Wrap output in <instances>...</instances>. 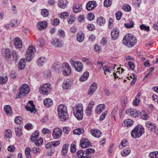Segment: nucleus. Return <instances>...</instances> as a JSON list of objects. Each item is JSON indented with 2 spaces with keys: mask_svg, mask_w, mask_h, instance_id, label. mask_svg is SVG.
I'll list each match as a JSON object with an SVG mask.
<instances>
[{
  "mask_svg": "<svg viewBox=\"0 0 158 158\" xmlns=\"http://www.w3.org/2000/svg\"><path fill=\"white\" fill-rule=\"evenodd\" d=\"M10 51L8 49H6L4 52V56L6 58H9L11 56Z\"/></svg>",
  "mask_w": 158,
  "mask_h": 158,
  "instance_id": "49530a36",
  "label": "nucleus"
},
{
  "mask_svg": "<svg viewBox=\"0 0 158 158\" xmlns=\"http://www.w3.org/2000/svg\"><path fill=\"white\" fill-rule=\"evenodd\" d=\"M35 52V47L33 45H31L28 47L26 54V58L27 61H31L34 56V54Z\"/></svg>",
  "mask_w": 158,
  "mask_h": 158,
  "instance_id": "423d86ee",
  "label": "nucleus"
},
{
  "mask_svg": "<svg viewBox=\"0 0 158 158\" xmlns=\"http://www.w3.org/2000/svg\"><path fill=\"white\" fill-rule=\"evenodd\" d=\"M19 92L16 95L17 98H20L28 93L30 91L29 85L26 84H23L19 88Z\"/></svg>",
  "mask_w": 158,
  "mask_h": 158,
  "instance_id": "20e7f679",
  "label": "nucleus"
},
{
  "mask_svg": "<svg viewBox=\"0 0 158 158\" xmlns=\"http://www.w3.org/2000/svg\"><path fill=\"white\" fill-rule=\"evenodd\" d=\"M52 43L53 45L56 47H61L64 45V44L62 41L59 38L56 39L52 41Z\"/></svg>",
  "mask_w": 158,
  "mask_h": 158,
  "instance_id": "a211bd4d",
  "label": "nucleus"
},
{
  "mask_svg": "<svg viewBox=\"0 0 158 158\" xmlns=\"http://www.w3.org/2000/svg\"><path fill=\"white\" fill-rule=\"evenodd\" d=\"M82 10V6L81 5L75 4L73 6V11L75 13H78Z\"/></svg>",
  "mask_w": 158,
  "mask_h": 158,
  "instance_id": "473e14b6",
  "label": "nucleus"
},
{
  "mask_svg": "<svg viewBox=\"0 0 158 158\" xmlns=\"http://www.w3.org/2000/svg\"><path fill=\"white\" fill-rule=\"evenodd\" d=\"M69 147V145L68 143H66L63 145L61 153V155L63 156H65L67 155Z\"/></svg>",
  "mask_w": 158,
  "mask_h": 158,
  "instance_id": "b1692460",
  "label": "nucleus"
},
{
  "mask_svg": "<svg viewBox=\"0 0 158 158\" xmlns=\"http://www.w3.org/2000/svg\"><path fill=\"white\" fill-rule=\"evenodd\" d=\"M82 61L83 62L85 63L86 64L88 65H92L93 63L92 61L89 59L88 58L84 57L81 59Z\"/></svg>",
  "mask_w": 158,
  "mask_h": 158,
  "instance_id": "4c0bfd02",
  "label": "nucleus"
},
{
  "mask_svg": "<svg viewBox=\"0 0 158 158\" xmlns=\"http://www.w3.org/2000/svg\"><path fill=\"white\" fill-rule=\"evenodd\" d=\"M119 31L118 29L115 28L114 29L111 33V38L112 40H116L119 35Z\"/></svg>",
  "mask_w": 158,
  "mask_h": 158,
  "instance_id": "412c9836",
  "label": "nucleus"
},
{
  "mask_svg": "<svg viewBox=\"0 0 158 158\" xmlns=\"http://www.w3.org/2000/svg\"><path fill=\"white\" fill-rule=\"evenodd\" d=\"M144 132L143 128L141 126H136L131 132L132 137L136 138L141 136Z\"/></svg>",
  "mask_w": 158,
  "mask_h": 158,
  "instance_id": "39448f33",
  "label": "nucleus"
},
{
  "mask_svg": "<svg viewBox=\"0 0 158 158\" xmlns=\"http://www.w3.org/2000/svg\"><path fill=\"white\" fill-rule=\"evenodd\" d=\"M4 110L6 114L8 115H10L12 114V109L10 105H6L4 106Z\"/></svg>",
  "mask_w": 158,
  "mask_h": 158,
  "instance_id": "7c9ffc66",
  "label": "nucleus"
},
{
  "mask_svg": "<svg viewBox=\"0 0 158 158\" xmlns=\"http://www.w3.org/2000/svg\"><path fill=\"white\" fill-rule=\"evenodd\" d=\"M14 44L16 48H21L22 46V40L19 37H16L14 39Z\"/></svg>",
  "mask_w": 158,
  "mask_h": 158,
  "instance_id": "2eb2a0df",
  "label": "nucleus"
},
{
  "mask_svg": "<svg viewBox=\"0 0 158 158\" xmlns=\"http://www.w3.org/2000/svg\"><path fill=\"white\" fill-rule=\"evenodd\" d=\"M90 132L93 136L97 138H99L102 135L101 132L97 129H92Z\"/></svg>",
  "mask_w": 158,
  "mask_h": 158,
  "instance_id": "aec40b11",
  "label": "nucleus"
},
{
  "mask_svg": "<svg viewBox=\"0 0 158 158\" xmlns=\"http://www.w3.org/2000/svg\"><path fill=\"white\" fill-rule=\"evenodd\" d=\"M126 114L130 116L132 118H135L138 116L139 112L136 110L131 108H129L126 111Z\"/></svg>",
  "mask_w": 158,
  "mask_h": 158,
  "instance_id": "f8f14e48",
  "label": "nucleus"
},
{
  "mask_svg": "<svg viewBox=\"0 0 158 158\" xmlns=\"http://www.w3.org/2000/svg\"><path fill=\"white\" fill-rule=\"evenodd\" d=\"M26 65L25 59L24 58L21 59L19 61L18 64V68L20 70L23 69Z\"/></svg>",
  "mask_w": 158,
  "mask_h": 158,
  "instance_id": "393cba45",
  "label": "nucleus"
},
{
  "mask_svg": "<svg viewBox=\"0 0 158 158\" xmlns=\"http://www.w3.org/2000/svg\"><path fill=\"white\" fill-rule=\"evenodd\" d=\"M17 23V20L13 19L10 21V24L11 25V26L12 27H16L18 25Z\"/></svg>",
  "mask_w": 158,
  "mask_h": 158,
  "instance_id": "5fc2aeb1",
  "label": "nucleus"
},
{
  "mask_svg": "<svg viewBox=\"0 0 158 158\" xmlns=\"http://www.w3.org/2000/svg\"><path fill=\"white\" fill-rule=\"evenodd\" d=\"M60 63L59 62H57L55 63L52 67V69L57 72H59V69L61 67Z\"/></svg>",
  "mask_w": 158,
  "mask_h": 158,
  "instance_id": "72a5a7b5",
  "label": "nucleus"
},
{
  "mask_svg": "<svg viewBox=\"0 0 158 158\" xmlns=\"http://www.w3.org/2000/svg\"><path fill=\"white\" fill-rule=\"evenodd\" d=\"M70 17L67 19V22L69 24H71L73 23L75 21V18L73 15H70Z\"/></svg>",
  "mask_w": 158,
  "mask_h": 158,
  "instance_id": "864d4df0",
  "label": "nucleus"
},
{
  "mask_svg": "<svg viewBox=\"0 0 158 158\" xmlns=\"http://www.w3.org/2000/svg\"><path fill=\"white\" fill-rule=\"evenodd\" d=\"M62 134V130L58 127L54 128L52 133V136L54 139H57L59 138Z\"/></svg>",
  "mask_w": 158,
  "mask_h": 158,
  "instance_id": "9d476101",
  "label": "nucleus"
},
{
  "mask_svg": "<svg viewBox=\"0 0 158 158\" xmlns=\"http://www.w3.org/2000/svg\"><path fill=\"white\" fill-rule=\"evenodd\" d=\"M140 94H138L136 96L135 100L133 101V103L134 105L138 106L140 102Z\"/></svg>",
  "mask_w": 158,
  "mask_h": 158,
  "instance_id": "79ce46f5",
  "label": "nucleus"
},
{
  "mask_svg": "<svg viewBox=\"0 0 158 158\" xmlns=\"http://www.w3.org/2000/svg\"><path fill=\"white\" fill-rule=\"evenodd\" d=\"M73 114L75 117L78 120H81L83 118V108L82 104H78L73 107Z\"/></svg>",
  "mask_w": 158,
  "mask_h": 158,
  "instance_id": "7ed1b4c3",
  "label": "nucleus"
},
{
  "mask_svg": "<svg viewBox=\"0 0 158 158\" xmlns=\"http://www.w3.org/2000/svg\"><path fill=\"white\" fill-rule=\"evenodd\" d=\"M44 103L46 107H48L52 105L53 101L51 99L47 98L44 100Z\"/></svg>",
  "mask_w": 158,
  "mask_h": 158,
  "instance_id": "bb28decb",
  "label": "nucleus"
},
{
  "mask_svg": "<svg viewBox=\"0 0 158 158\" xmlns=\"http://www.w3.org/2000/svg\"><path fill=\"white\" fill-rule=\"evenodd\" d=\"M97 6L96 2L90 1L89 2L86 4V8L88 10H91L95 8Z\"/></svg>",
  "mask_w": 158,
  "mask_h": 158,
  "instance_id": "6ab92c4d",
  "label": "nucleus"
},
{
  "mask_svg": "<svg viewBox=\"0 0 158 158\" xmlns=\"http://www.w3.org/2000/svg\"><path fill=\"white\" fill-rule=\"evenodd\" d=\"M91 143L87 138H83L81 139L80 142V145L83 148L90 147Z\"/></svg>",
  "mask_w": 158,
  "mask_h": 158,
  "instance_id": "9b49d317",
  "label": "nucleus"
},
{
  "mask_svg": "<svg viewBox=\"0 0 158 158\" xmlns=\"http://www.w3.org/2000/svg\"><path fill=\"white\" fill-rule=\"evenodd\" d=\"M107 43V39L106 37H103L100 41V44L103 45H105Z\"/></svg>",
  "mask_w": 158,
  "mask_h": 158,
  "instance_id": "69168bd1",
  "label": "nucleus"
},
{
  "mask_svg": "<svg viewBox=\"0 0 158 158\" xmlns=\"http://www.w3.org/2000/svg\"><path fill=\"white\" fill-rule=\"evenodd\" d=\"M85 38V35L82 31L79 32L76 35L77 41L80 43L83 41Z\"/></svg>",
  "mask_w": 158,
  "mask_h": 158,
  "instance_id": "5701e85b",
  "label": "nucleus"
},
{
  "mask_svg": "<svg viewBox=\"0 0 158 158\" xmlns=\"http://www.w3.org/2000/svg\"><path fill=\"white\" fill-rule=\"evenodd\" d=\"M140 29L142 30H144L146 31H149V27L148 26H146L144 24L141 25L140 26Z\"/></svg>",
  "mask_w": 158,
  "mask_h": 158,
  "instance_id": "0e129e2a",
  "label": "nucleus"
},
{
  "mask_svg": "<svg viewBox=\"0 0 158 158\" xmlns=\"http://www.w3.org/2000/svg\"><path fill=\"white\" fill-rule=\"evenodd\" d=\"M72 84V83L70 80H65L63 82L62 87L64 89H70L71 87Z\"/></svg>",
  "mask_w": 158,
  "mask_h": 158,
  "instance_id": "f3484780",
  "label": "nucleus"
},
{
  "mask_svg": "<svg viewBox=\"0 0 158 158\" xmlns=\"http://www.w3.org/2000/svg\"><path fill=\"white\" fill-rule=\"evenodd\" d=\"M8 78L7 77H2L0 76V84H6Z\"/></svg>",
  "mask_w": 158,
  "mask_h": 158,
  "instance_id": "de8ad7c7",
  "label": "nucleus"
},
{
  "mask_svg": "<svg viewBox=\"0 0 158 158\" xmlns=\"http://www.w3.org/2000/svg\"><path fill=\"white\" fill-rule=\"evenodd\" d=\"M57 34L60 37H64L65 36L64 31L62 29H59Z\"/></svg>",
  "mask_w": 158,
  "mask_h": 158,
  "instance_id": "6e6d98bb",
  "label": "nucleus"
},
{
  "mask_svg": "<svg viewBox=\"0 0 158 158\" xmlns=\"http://www.w3.org/2000/svg\"><path fill=\"white\" fill-rule=\"evenodd\" d=\"M37 44L40 47H43L45 44V41L43 38H39L37 40Z\"/></svg>",
  "mask_w": 158,
  "mask_h": 158,
  "instance_id": "58836bf2",
  "label": "nucleus"
},
{
  "mask_svg": "<svg viewBox=\"0 0 158 158\" xmlns=\"http://www.w3.org/2000/svg\"><path fill=\"white\" fill-rule=\"evenodd\" d=\"M134 123L133 121L130 119H125L124 121V126L130 127L133 125Z\"/></svg>",
  "mask_w": 158,
  "mask_h": 158,
  "instance_id": "c85d7f7f",
  "label": "nucleus"
},
{
  "mask_svg": "<svg viewBox=\"0 0 158 158\" xmlns=\"http://www.w3.org/2000/svg\"><path fill=\"white\" fill-rule=\"evenodd\" d=\"M41 14L43 17H47L49 15V11L47 9H42L41 11Z\"/></svg>",
  "mask_w": 158,
  "mask_h": 158,
  "instance_id": "8fccbe9b",
  "label": "nucleus"
},
{
  "mask_svg": "<svg viewBox=\"0 0 158 158\" xmlns=\"http://www.w3.org/2000/svg\"><path fill=\"white\" fill-rule=\"evenodd\" d=\"M130 150L124 149L121 152V154L122 156H125L128 155L130 153Z\"/></svg>",
  "mask_w": 158,
  "mask_h": 158,
  "instance_id": "3c124183",
  "label": "nucleus"
},
{
  "mask_svg": "<svg viewBox=\"0 0 158 158\" xmlns=\"http://www.w3.org/2000/svg\"><path fill=\"white\" fill-rule=\"evenodd\" d=\"M69 15L68 12H65L61 13L59 15L60 18L61 19H64L67 17Z\"/></svg>",
  "mask_w": 158,
  "mask_h": 158,
  "instance_id": "4d7b16f0",
  "label": "nucleus"
},
{
  "mask_svg": "<svg viewBox=\"0 0 158 158\" xmlns=\"http://www.w3.org/2000/svg\"><path fill=\"white\" fill-rule=\"evenodd\" d=\"M31 149L29 147L26 148L25 149V154L27 158H31L30 152Z\"/></svg>",
  "mask_w": 158,
  "mask_h": 158,
  "instance_id": "c03bdc74",
  "label": "nucleus"
},
{
  "mask_svg": "<svg viewBox=\"0 0 158 158\" xmlns=\"http://www.w3.org/2000/svg\"><path fill=\"white\" fill-rule=\"evenodd\" d=\"M115 65H114V66L113 68V67H108L106 66H104L102 67V68L103 70L105 72H110L113 69H114L115 68Z\"/></svg>",
  "mask_w": 158,
  "mask_h": 158,
  "instance_id": "09e8293b",
  "label": "nucleus"
},
{
  "mask_svg": "<svg viewBox=\"0 0 158 158\" xmlns=\"http://www.w3.org/2000/svg\"><path fill=\"white\" fill-rule=\"evenodd\" d=\"M67 4V0H60L58 3V6L60 8H63L66 6Z\"/></svg>",
  "mask_w": 158,
  "mask_h": 158,
  "instance_id": "e433bc0d",
  "label": "nucleus"
},
{
  "mask_svg": "<svg viewBox=\"0 0 158 158\" xmlns=\"http://www.w3.org/2000/svg\"><path fill=\"white\" fill-rule=\"evenodd\" d=\"M89 73L88 72H85L83 75L80 78L79 80L81 81H86L89 76Z\"/></svg>",
  "mask_w": 158,
  "mask_h": 158,
  "instance_id": "f704fd0d",
  "label": "nucleus"
},
{
  "mask_svg": "<svg viewBox=\"0 0 158 158\" xmlns=\"http://www.w3.org/2000/svg\"><path fill=\"white\" fill-rule=\"evenodd\" d=\"M137 39L130 34L126 35L123 39V43L125 45L130 48L134 46L137 43Z\"/></svg>",
  "mask_w": 158,
  "mask_h": 158,
  "instance_id": "f03ea898",
  "label": "nucleus"
},
{
  "mask_svg": "<svg viewBox=\"0 0 158 158\" xmlns=\"http://www.w3.org/2000/svg\"><path fill=\"white\" fill-rule=\"evenodd\" d=\"M12 55L13 60H16L18 58V55L16 52L13 50L12 52Z\"/></svg>",
  "mask_w": 158,
  "mask_h": 158,
  "instance_id": "680f3d73",
  "label": "nucleus"
},
{
  "mask_svg": "<svg viewBox=\"0 0 158 158\" xmlns=\"http://www.w3.org/2000/svg\"><path fill=\"white\" fill-rule=\"evenodd\" d=\"M27 106H25V108L27 111H30L31 113H35L36 112L35 109V105H34L32 101H29Z\"/></svg>",
  "mask_w": 158,
  "mask_h": 158,
  "instance_id": "ddd939ff",
  "label": "nucleus"
},
{
  "mask_svg": "<svg viewBox=\"0 0 158 158\" xmlns=\"http://www.w3.org/2000/svg\"><path fill=\"white\" fill-rule=\"evenodd\" d=\"M57 111L59 118L62 121H65L68 119L67 109L65 105H59L57 107Z\"/></svg>",
  "mask_w": 158,
  "mask_h": 158,
  "instance_id": "f257e3e1",
  "label": "nucleus"
},
{
  "mask_svg": "<svg viewBox=\"0 0 158 158\" xmlns=\"http://www.w3.org/2000/svg\"><path fill=\"white\" fill-rule=\"evenodd\" d=\"M84 130L82 128H78L74 130L73 131V134L75 135H79L83 134Z\"/></svg>",
  "mask_w": 158,
  "mask_h": 158,
  "instance_id": "c9c22d12",
  "label": "nucleus"
},
{
  "mask_svg": "<svg viewBox=\"0 0 158 158\" xmlns=\"http://www.w3.org/2000/svg\"><path fill=\"white\" fill-rule=\"evenodd\" d=\"M40 135V132L38 130H36L31 136V141L33 142L37 139Z\"/></svg>",
  "mask_w": 158,
  "mask_h": 158,
  "instance_id": "a878e982",
  "label": "nucleus"
},
{
  "mask_svg": "<svg viewBox=\"0 0 158 158\" xmlns=\"http://www.w3.org/2000/svg\"><path fill=\"white\" fill-rule=\"evenodd\" d=\"M45 58L43 57L39 58L37 61V65L39 66H42L46 62Z\"/></svg>",
  "mask_w": 158,
  "mask_h": 158,
  "instance_id": "2f4dec72",
  "label": "nucleus"
},
{
  "mask_svg": "<svg viewBox=\"0 0 158 158\" xmlns=\"http://www.w3.org/2000/svg\"><path fill=\"white\" fill-rule=\"evenodd\" d=\"M87 19L89 21H92L94 19V15L93 13H89L87 15Z\"/></svg>",
  "mask_w": 158,
  "mask_h": 158,
  "instance_id": "774afa93",
  "label": "nucleus"
},
{
  "mask_svg": "<svg viewBox=\"0 0 158 158\" xmlns=\"http://www.w3.org/2000/svg\"><path fill=\"white\" fill-rule=\"evenodd\" d=\"M128 144L127 141L126 139H123L121 142L118 147L119 149H122L124 147L127 146Z\"/></svg>",
  "mask_w": 158,
  "mask_h": 158,
  "instance_id": "ea45409f",
  "label": "nucleus"
},
{
  "mask_svg": "<svg viewBox=\"0 0 158 158\" xmlns=\"http://www.w3.org/2000/svg\"><path fill=\"white\" fill-rule=\"evenodd\" d=\"M15 131L16 135L19 136H21L22 135V129L20 127H15Z\"/></svg>",
  "mask_w": 158,
  "mask_h": 158,
  "instance_id": "a19ab883",
  "label": "nucleus"
},
{
  "mask_svg": "<svg viewBox=\"0 0 158 158\" xmlns=\"http://www.w3.org/2000/svg\"><path fill=\"white\" fill-rule=\"evenodd\" d=\"M49 83H45L42 85L39 89L40 93L43 95L48 94L51 89Z\"/></svg>",
  "mask_w": 158,
  "mask_h": 158,
  "instance_id": "0eeeda50",
  "label": "nucleus"
},
{
  "mask_svg": "<svg viewBox=\"0 0 158 158\" xmlns=\"http://www.w3.org/2000/svg\"><path fill=\"white\" fill-rule=\"evenodd\" d=\"M11 136V132L10 130L6 131L5 132V136L6 138H10Z\"/></svg>",
  "mask_w": 158,
  "mask_h": 158,
  "instance_id": "e2e57ef3",
  "label": "nucleus"
},
{
  "mask_svg": "<svg viewBox=\"0 0 158 158\" xmlns=\"http://www.w3.org/2000/svg\"><path fill=\"white\" fill-rule=\"evenodd\" d=\"M32 152L33 153L36 154L40 153L41 151V149L40 148L34 147L32 148Z\"/></svg>",
  "mask_w": 158,
  "mask_h": 158,
  "instance_id": "bf43d9fd",
  "label": "nucleus"
},
{
  "mask_svg": "<svg viewBox=\"0 0 158 158\" xmlns=\"http://www.w3.org/2000/svg\"><path fill=\"white\" fill-rule=\"evenodd\" d=\"M62 73L65 76H69L71 73V68L68 63H64L62 64Z\"/></svg>",
  "mask_w": 158,
  "mask_h": 158,
  "instance_id": "1a4fd4ad",
  "label": "nucleus"
},
{
  "mask_svg": "<svg viewBox=\"0 0 158 158\" xmlns=\"http://www.w3.org/2000/svg\"><path fill=\"white\" fill-rule=\"evenodd\" d=\"M124 25L127 28H130L133 27L134 24L133 22L131 21L129 23H125Z\"/></svg>",
  "mask_w": 158,
  "mask_h": 158,
  "instance_id": "13d9d810",
  "label": "nucleus"
},
{
  "mask_svg": "<svg viewBox=\"0 0 158 158\" xmlns=\"http://www.w3.org/2000/svg\"><path fill=\"white\" fill-rule=\"evenodd\" d=\"M106 21L105 19L102 16L98 18L97 20V23L101 26L103 25L106 23Z\"/></svg>",
  "mask_w": 158,
  "mask_h": 158,
  "instance_id": "c756f323",
  "label": "nucleus"
},
{
  "mask_svg": "<svg viewBox=\"0 0 158 158\" xmlns=\"http://www.w3.org/2000/svg\"><path fill=\"white\" fill-rule=\"evenodd\" d=\"M48 23L45 21L39 22L37 24L38 29L40 30H43L45 29L47 27Z\"/></svg>",
  "mask_w": 158,
  "mask_h": 158,
  "instance_id": "dca6fc26",
  "label": "nucleus"
},
{
  "mask_svg": "<svg viewBox=\"0 0 158 158\" xmlns=\"http://www.w3.org/2000/svg\"><path fill=\"white\" fill-rule=\"evenodd\" d=\"M146 125L148 129L152 131H153L155 129V124L152 123L151 122H147L146 123Z\"/></svg>",
  "mask_w": 158,
  "mask_h": 158,
  "instance_id": "cd10ccee",
  "label": "nucleus"
},
{
  "mask_svg": "<svg viewBox=\"0 0 158 158\" xmlns=\"http://www.w3.org/2000/svg\"><path fill=\"white\" fill-rule=\"evenodd\" d=\"M149 156L152 158H158V152L155 151L151 152L149 154Z\"/></svg>",
  "mask_w": 158,
  "mask_h": 158,
  "instance_id": "a18cd8bd",
  "label": "nucleus"
},
{
  "mask_svg": "<svg viewBox=\"0 0 158 158\" xmlns=\"http://www.w3.org/2000/svg\"><path fill=\"white\" fill-rule=\"evenodd\" d=\"M97 89V84L96 82L93 83L90 86L87 93L89 96H91Z\"/></svg>",
  "mask_w": 158,
  "mask_h": 158,
  "instance_id": "4468645a",
  "label": "nucleus"
},
{
  "mask_svg": "<svg viewBox=\"0 0 158 158\" xmlns=\"http://www.w3.org/2000/svg\"><path fill=\"white\" fill-rule=\"evenodd\" d=\"M123 9L125 11L129 12L131 9V7L128 4H124L123 6Z\"/></svg>",
  "mask_w": 158,
  "mask_h": 158,
  "instance_id": "603ef678",
  "label": "nucleus"
},
{
  "mask_svg": "<svg viewBox=\"0 0 158 158\" xmlns=\"http://www.w3.org/2000/svg\"><path fill=\"white\" fill-rule=\"evenodd\" d=\"M101 47L98 44H95L94 46V51L97 52H99L101 50Z\"/></svg>",
  "mask_w": 158,
  "mask_h": 158,
  "instance_id": "052dcab7",
  "label": "nucleus"
},
{
  "mask_svg": "<svg viewBox=\"0 0 158 158\" xmlns=\"http://www.w3.org/2000/svg\"><path fill=\"white\" fill-rule=\"evenodd\" d=\"M106 106L104 104H100L98 105L95 108V111L96 113L100 114L104 110Z\"/></svg>",
  "mask_w": 158,
  "mask_h": 158,
  "instance_id": "4be33fe9",
  "label": "nucleus"
},
{
  "mask_svg": "<svg viewBox=\"0 0 158 158\" xmlns=\"http://www.w3.org/2000/svg\"><path fill=\"white\" fill-rule=\"evenodd\" d=\"M141 2V0H132V3L135 6L139 7Z\"/></svg>",
  "mask_w": 158,
  "mask_h": 158,
  "instance_id": "338daca9",
  "label": "nucleus"
},
{
  "mask_svg": "<svg viewBox=\"0 0 158 158\" xmlns=\"http://www.w3.org/2000/svg\"><path fill=\"white\" fill-rule=\"evenodd\" d=\"M71 63L72 66L77 71L80 72L82 71L83 66L81 62L78 61L72 60Z\"/></svg>",
  "mask_w": 158,
  "mask_h": 158,
  "instance_id": "6e6552de",
  "label": "nucleus"
},
{
  "mask_svg": "<svg viewBox=\"0 0 158 158\" xmlns=\"http://www.w3.org/2000/svg\"><path fill=\"white\" fill-rule=\"evenodd\" d=\"M35 145L37 146H41L43 142V139L42 138L40 137L38 139L34 141Z\"/></svg>",
  "mask_w": 158,
  "mask_h": 158,
  "instance_id": "37998d69",
  "label": "nucleus"
}]
</instances>
